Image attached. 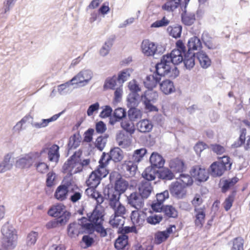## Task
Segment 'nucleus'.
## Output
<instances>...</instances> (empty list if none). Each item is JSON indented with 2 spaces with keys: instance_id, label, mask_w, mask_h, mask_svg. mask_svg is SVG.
<instances>
[{
  "instance_id": "nucleus-52",
  "label": "nucleus",
  "mask_w": 250,
  "mask_h": 250,
  "mask_svg": "<svg viewBox=\"0 0 250 250\" xmlns=\"http://www.w3.org/2000/svg\"><path fill=\"white\" fill-rule=\"evenodd\" d=\"M193 177L188 174L181 173L180 174L179 180L182 182L183 186L185 188L191 186L193 183Z\"/></svg>"
},
{
  "instance_id": "nucleus-29",
  "label": "nucleus",
  "mask_w": 250,
  "mask_h": 250,
  "mask_svg": "<svg viewBox=\"0 0 250 250\" xmlns=\"http://www.w3.org/2000/svg\"><path fill=\"white\" fill-rule=\"evenodd\" d=\"M81 136L79 133L74 134L69 138L67 144V149L68 151L77 148L80 145Z\"/></svg>"
},
{
  "instance_id": "nucleus-53",
  "label": "nucleus",
  "mask_w": 250,
  "mask_h": 250,
  "mask_svg": "<svg viewBox=\"0 0 250 250\" xmlns=\"http://www.w3.org/2000/svg\"><path fill=\"white\" fill-rule=\"evenodd\" d=\"M103 220L100 221L99 223L96 224L95 231L99 234L101 237H105L107 235V231L111 230L110 228L105 229L103 226Z\"/></svg>"
},
{
  "instance_id": "nucleus-58",
  "label": "nucleus",
  "mask_w": 250,
  "mask_h": 250,
  "mask_svg": "<svg viewBox=\"0 0 250 250\" xmlns=\"http://www.w3.org/2000/svg\"><path fill=\"white\" fill-rule=\"evenodd\" d=\"M244 239L238 237L233 240V245L230 250H244Z\"/></svg>"
},
{
  "instance_id": "nucleus-34",
  "label": "nucleus",
  "mask_w": 250,
  "mask_h": 250,
  "mask_svg": "<svg viewBox=\"0 0 250 250\" xmlns=\"http://www.w3.org/2000/svg\"><path fill=\"white\" fill-rule=\"evenodd\" d=\"M141 101V95L139 94L129 93L126 98L127 106H138Z\"/></svg>"
},
{
  "instance_id": "nucleus-10",
  "label": "nucleus",
  "mask_w": 250,
  "mask_h": 250,
  "mask_svg": "<svg viewBox=\"0 0 250 250\" xmlns=\"http://www.w3.org/2000/svg\"><path fill=\"white\" fill-rule=\"evenodd\" d=\"M122 194L115 190L113 188H107L104 190V199L109 200L110 207H115V205L119 202L120 196Z\"/></svg>"
},
{
  "instance_id": "nucleus-26",
  "label": "nucleus",
  "mask_w": 250,
  "mask_h": 250,
  "mask_svg": "<svg viewBox=\"0 0 250 250\" xmlns=\"http://www.w3.org/2000/svg\"><path fill=\"white\" fill-rule=\"evenodd\" d=\"M98 205L95 207L93 211L87 214L88 220L95 224L99 223V221L103 220V222L104 221V216L102 212L100 210L97 209V207Z\"/></svg>"
},
{
  "instance_id": "nucleus-15",
  "label": "nucleus",
  "mask_w": 250,
  "mask_h": 250,
  "mask_svg": "<svg viewBox=\"0 0 250 250\" xmlns=\"http://www.w3.org/2000/svg\"><path fill=\"white\" fill-rule=\"evenodd\" d=\"M149 162L151 164V171L157 170L162 168L165 163L164 158L158 153L153 152L151 154L149 158Z\"/></svg>"
},
{
  "instance_id": "nucleus-45",
  "label": "nucleus",
  "mask_w": 250,
  "mask_h": 250,
  "mask_svg": "<svg viewBox=\"0 0 250 250\" xmlns=\"http://www.w3.org/2000/svg\"><path fill=\"white\" fill-rule=\"evenodd\" d=\"M147 152V149L144 147L136 149L132 155V161L134 163H139L142 160Z\"/></svg>"
},
{
  "instance_id": "nucleus-6",
  "label": "nucleus",
  "mask_w": 250,
  "mask_h": 250,
  "mask_svg": "<svg viewBox=\"0 0 250 250\" xmlns=\"http://www.w3.org/2000/svg\"><path fill=\"white\" fill-rule=\"evenodd\" d=\"M98 166L96 169L92 171L86 181L87 187L97 188L100 184L101 180L105 177L109 173V170L104 168V167Z\"/></svg>"
},
{
  "instance_id": "nucleus-35",
  "label": "nucleus",
  "mask_w": 250,
  "mask_h": 250,
  "mask_svg": "<svg viewBox=\"0 0 250 250\" xmlns=\"http://www.w3.org/2000/svg\"><path fill=\"white\" fill-rule=\"evenodd\" d=\"M115 38L116 37L114 35L110 36L108 38V39L105 42L104 45L100 49V53L101 55L103 56H105L108 54L111 47L113 44V42L115 40Z\"/></svg>"
},
{
  "instance_id": "nucleus-49",
  "label": "nucleus",
  "mask_w": 250,
  "mask_h": 250,
  "mask_svg": "<svg viewBox=\"0 0 250 250\" xmlns=\"http://www.w3.org/2000/svg\"><path fill=\"white\" fill-rule=\"evenodd\" d=\"M116 76L113 75L112 77H107L104 81L103 85V89L105 91L108 89L114 90L116 85Z\"/></svg>"
},
{
  "instance_id": "nucleus-48",
  "label": "nucleus",
  "mask_w": 250,
  "mask_h": 250,
  "mask_svg": "<svg viewBox=\"0 0 250 250\" xmlns=\"http://www.w3.org/2000/svg\"><path fill=\"white\" fill-rule=\"evenodd\" d=\"M162 212L168 218H176L178 217V212L172 205H165Z\"/></svg>"
},
{
  "instance_id": "nucleus-57",
  "label": "nucleus",
  "mask_w": 250,
  "mask_h": 250,
  "mask_svg": "<svg viewBox=\"0 0 250 250\" xmlns=\"http://www.w3.org/2000/svg\"><path fill=\"white\" fill-rule=\"evenodd\" d=\"M169 237L168 234L164 231H159L155 235V242L159 245L165 241Z\"/></svg>"
},
{
  "instance_id": "nucleus-14",
  "label": "nucleus",
  "mask_w": 250,
  "mask_h": 250,
  "mask_svg": "<svg viewBox=\"0 0 250 250\" xmlns=\"http://www.w3.org/2000/svg\"><path fill=\"white\" fill-rule=\"evenodd\" d=\"M93 72L89 69H84L81 71L77 75L72 78V81L76 84L85 83V85L92 79Z\"/></svg>"
},
{
  "instance_id": "nucleus-40",
  "label": "nucleus",
  "mask_w": 250,
  "mask_h": 250,
  "mask_svg": "<svg viewBox=\"0 0 250 250\" xmlns=\"http://www.w3.org/2000/svg\"><path fill=\"white\" fill-rule=\"evenodd\" d=\"M181 0H167L162 6V9L168 12H172L181 4Z\"/></svg>"
},
{
  "instance_id": "nucleus-60",
  "label": "nucleus",
  "mask_w": 250,
  "mask_h": 250,
  "mask_svg": "<svg viewBox=\"0 0 250 250\" xmlns=\"http://www.w3.org/2000/svg\"><path fill=\"white\" fill-rule=\"evenodd\" d=\"M151 168L147 167L142 173V176L144 179V182H148L154 180L155 179V174L152 172H150Z\"/></svg>"
},
{
  "instance_id": "nucleus-5",
  "label": "nucleus",
  "mask_w": 250,
  "mask_h": 250,
  "mask_svg": "<svg viewBox=\"0 0 250 250\" xmlns=\"http://www.w3.org/2000/svg\"><path fill=\"white\" fill-rule=\"evenodd\" d=\"M1 231L3 235L2 239V245L6 250H12L15 246V241L17 238L15 229L10 226L4 225L2 227Z\"/></svg>"
},
{
  "instance_id": "nucleus-13",
  "label": "nucleus",
  "mask_w": 250,
  "mask_h": 250,
  "mask_svg": "<svg viewBox=\"0 0 250 250\" xmlns=\"http://www.w3.org/2000/svg\"><path fill=\"white\" fill-rule=\"evenodd\" d=\"M82 155V151L79 149L75 151L72 156H71L62 166L63 172H66L70 167H74L80 161V158Z\"/></svg>"
},
{
  "instance_id": "nucleus-42",
  "label": "nucleus",
  "mask_w": 250,
  "mask_h": 250,
  "mask_svg": "<svg viewBox=\"0 0 250 250\" xmlns=\"http://www.w3.org/2000/svg\"><path fill=\"white\" fill-rule=\"evenodd\" d=\"M11 156L7 154L2 162H0V173H3L10 170L13 167V164L10 162Z\"/></svg>"
},
{
  "instance_id": "nucleus-39",
  "label": "nucleus",
  "mask_w": 250,
  "mask_h": 250,
  "mask_svg": "<svg viewBox=\"0 0 250 250\" xmlns=\"http://www.w3.org/2000/svg\"><path fill=\"white\" fill-rule=\"evenodd\" d=\"M169 166L174 171L179 173L182 172L186 168L184 161L178 159L171 161Z\"/></svg>"
},
{
  "instance_id": "nucleus-18",
  "label": "nucleus",
  "mask_w": 250,
  "mask_h": 250,
  "mask_svg": "<svg viewBox=\"0 0 250 250\" xmlns=\"http://www.w3.org/2000/svg\"><path fill=\"white\" fill-rule=\"evenodd\" d=\"M194 212L195 213L194 224L196 227L201 228L204 223L206 218V212L205 207L200 208H194Z\"/></svg>"
},
{
  "instance_id": "nucleus-17",
  "label": "nucleus",
  "mask_w": 250,
  "mask_h": 250,
  "mask_svg": "<svg viewBox=\"0 0 250 250\" xmlns=\"http://www.w3.org/2000/svg\"><path fill=\"white\" fill-rule=\"evenodd\" d=\"M64 112V110H63L58 114L54 115L49 118L42 119L40 123L32 122L31 125L38 129L45 127L48 125L50 123L56 121Z\"/></svg>"
},
{
  "instance_id": "nucleus-22",
  "label": "nucleus",
  "mask_w": 250,
  "mask_h": 250,
  "mask_svg": "<svg viewBox=\"0 0 250 250\" xmlns=\"http://www.w3.org/2000/svg\"><path fill=\"white\" fill-rule=\"evenodd\" d=\"M88 187L85 191V193L88 197L95 200L97 205H100L104 201V196L100 192L96 191V188Z\"/></svg>"
},
{
  "instance_id": "nucleus-64",
  "label": "nucleus",
  "mask_w": 250,
  "mask_h": 250,
  "mask_svg": "<svg viewBox=\"0 0 250 250\" xmlns=\"http://www.w3.org/2000/svg\"><path fill=\"white\" fill-rule=\"evenodd\" d=\"M121 126L124 130L130 135L133 134L135 130L134 125H131L128 122H122L121 123Z\"/></svg>"
},
{
  "instance_id": "nucleus-24",
  "label": "nucleus",
  "mask_w": 250,
  "mask_h": 250,
  "mask_svg": "<svg viewBox=\"0 0 250 250\" xmlns=\"http://www.w3.org/2000/svg\"><path fill=\"white\" fill-rule=\"evenodd\" d=\"M138 189L140 196L142 198L147 199L151 193L153 188L150 182L142 181Z\"/></svg>"
},
{
  "instance_id": "nucleus-20",
  "label": "nucleus",
  "mask_w": 250,
  "mask_h": 250,
  "mask_svg": "<svg viewBox=\"0 0 250 250\" xmlns=\"http://www.w3.org/2000/svg\"><path fill=\"white\" fill-rule=\"evenodd\" d=\"M126 116L125 109L122 107H118L114 110L112 116L109 118V123L113 125L116 122L120 121Z\"/></svg>"
},
{
  "instance_id": "nucleus-59",
  "label": "nucleus",
  "mask_w": 250,
  "mask_h": 250,
  "mask_svg": "<svg viewBox=\"0 0 250 250\" xmlns=\"http://www.w3.org/2000/svg\"><path fill=\"white\" fill-rule=\"evenodd\" d=\"M124 218L121 217H114V216L111 215L109 221V224L113 228H117L120 225L123 226L124 224Z\"/></svg>"
},
{
  "instance_id": "nucleus-27",
  "label": "nucleus",
  "mask_w": 250,
  "mask_h": 250,
  "mask_svg": "<svg viewBox=\"0 0 250 250\" xmlns=\"http://www.w3.org/2000/svg\"><path fill=\"white\" fill-rule=\"evenodd\" d=\"M188 50L187 52H191L192 50H201L202 48V43L200 39L196 36L190 38L187 44Z\"/></svg>"
},
{
  "instance_id": "nucleus-33",
  "label": "nucleus",
  "mask_w": 250,
  "mask_h": 250,
  "mask_svg": "<svg viewBox=\"0 0 250 250\" xmlns=\"http://www.w3.org/2000/svg\"><path fill=\"white\" fill-rule=\"evenodd\" d=\"M48 160L51 162L58 163L60 158L59 146L53 145L48 151Z\"/></svg>"
},
{
  "instance_id": "nucleus-54",
  "label": "nucleus",
  "mask_w": 250,
  "mask_h": 250,
  "mask_svg": "<svg viewBox=\"0 0 250 250\" xmlns=\"http://www.w3.org/2000/svg\"><path fill=\"white\" fill-rule=\"evenodd\" d=\"M96 224L90 222L87 224H83L81 229L82 232L87 233L88 235L92 234L95 231Z\"/></svg>"
},
{
  "instance_id": "nucleus-23",
  "label": "nucleus",
  "mask_w": 250,
  "mask_h": 250,
  "mask_svg": "<svg viewBox=\"0 0 250 250\" xmlns=\"http://www.w3.org/2000/svg\"><path fill=\"white\" fill-rule=\"evenodd\" d=\"M65 206L62 203H57L52 206L48 209V214L53 217H60L65 210Z\"/></svg>"
},
{
  "instance_id": "nucleus-21",
  "label": "nucleus",
  "mask_w": 250,
  "mask_h": 250,
  "mask_svg": "<svg viewBox=\"0 0 250 250\" xmlns=\"http://www.w3.org/2000/svg\"><path fill=\"white\" fill-rule=\"evenodd\" d=\"M196 58V54L192 52L187 53L182 56V60L181 63H184V67L188 70L191 69L195 65V60Z\"/></svg>"
},
{
  "instance_id": "nucleus-43",
  "label": "nucleus",
  "mask_w": 250,
  "mask_h": 250,
  "mask_svg": "<svg viewBox=\"0 0 250 250\" xmlns=\"http://www.w3.org/2000/svg\"><path fill=\"white\" fill-rule=\"evenodd\" d=\"M239 181L238 178L234 177L230 179H226L223 181V185L221 188L223 193H226L231 187L234 186Z\"/></svg>"
},
{
  "instance_id": "nucleus-36",
  "label": "nucleus",
  "mask_w": 250,
  "mask_h": 250,
  "mask_svg": "<svg viewBox=\"0 0 250 250\" xmlns=\"http://www.w3.org/2000/svg\"><path fill=\"white\" fill-rule=\"evenodd\" d=\"M138 130L142 133H146L151 131L153 125L151 122L147 119H144L140 121L137 124Z\"/></svg>"
},
{
  "instance_id": "nucleus-9",
  "label": "nucleus",
  "mask_w": 250,
  "mask_h": 250,
  "mask_svg": "<svg viewBox=\"0 0 250 250\" xmlns=\"http://www.w3.org/2000/svg\"><path fill=\"white\" fill-rule=\"evenodd\" d=\"M185 187L179 181L172 182L169 187V190L171 195L177 199H183L186 195V192L184 189Z\"/></svg>"
},
{
  "instance_id": "nucleus-31",
  "label": "nucleus",
  "mask_w": 250,
  "mask_h": 250,
  "mask_svg": "<svg viewBox=\"0 0 250 250\" xmlns=\"http://www.w3.org/2000/svg\"><path fill=\"white\" fill-rule=\"evenodd\" d=\"M108 157L110 160H112L115 163L119 162L123 159V151L119 147H115L110 149Z\"/></svg>"
},
{
  "instance_id": "nucleus-1",
  "label": "nucleus",
  "mask_w": 250,
  "mask_h": 250,
  "mask_svg": "<svg viewBox=\"0 0 250 250\" xmlns=\"http://www.w3.org/2000/svg\"><path fill=\"white\" fill-rule=\"evenodd\" d=\"M155 70L152 75H147L144 82V86L147 89L156 87L165 74L169 73L170 68L160 61L155 65Z\"/></svg>"
},
{
  "instance_id": "nucleus-4",
  "label": "nucleus",
  "mask_w": 250,
  "mask_h": 250,
  "mask_svg": "<svg viewBox=\"0 0 250 250\" xmlns=\"http://www.w3.org/2000/svg\"><path fill=\"white\" fill-rule=\"evenodd\" d=\"M157 91L153 89H147L141 95V100L145 109L148 112H157L158 107L154 105L158 100Z\"/></svg>"
},
{
  "instance_id": "nucleus-56",
  "label": "nucleus",
  "mask_w": 250,
  "mask_h": 250,
  "mask_svg": "<svg viewBox=\"0 0 250 250\" xmlns=\"http://www.w3.org/2000/svg\"><path fill=\"white\" fill-rule=\"evenodd\" d=\"M128 87L130 91L129 93L139 94L138 92L141 91V88L140 87L137 81L135 79H133L128 83Z\"/></svg>"
},
{
  "instance_id": "nucleus-11",
  "label": "nucleus",
  "mask_w": 250,
  "mask_h": 250,
  "mask_svg": "<svg viewBox=\"0 0 250 250\" xmlns=\"http://www.w3.org/2000/svg\"><path fill=\"white\" fill-rule=\"evenodd\" d=\"M71 213L68 211H65L62 215L58 218H56L53 221L47 222L46 224V227L48 229L55 228L59 225L62 226L65 225L69 220Z\"/></svg>"
},
{
  "instance_id": "nucleus-25",
  "label": "nucleus",
  "mask_w": 250,
  "mask_h": 250,
  "mask_svg": "<svg viewBox=\"0 0 250 250\" xmlns=\"http://www.w3.org/2000/svg\"><path fill=\"white\" fill-rule=\"evenodd\" d=\"M195 54L196 58L198 59L203 68L206 69L210 66L211 61L206 52L201 50Z\"/></svg>"
},
{
  "instance_id": "nucleus-47",
  "label": "nucleus",
  "mask_w": 250,
  "mask_h": 250,
  "mask_svg": "<svg viewBox=\"0 0 250 250\" xmlns=\"http://www.w3.org/2000/svg\"><path fill=\"white\" fill-rule=\"evenodd\" d=\"M132 71L133 70L131 68H126L120 71L118 74L117 78L116 77L117 81L120 83H123L130 77V72H132Z\"/></svg>"
},
{
  "instance_id": "nucleus-30",
  "label": "nucleus",
  "mask_w": 250,
  "mask_h": 250,
  "mask_svg": "<svg viewBox=\"0 0 250 250\" xmlns=\"http://www.w3.org/2000/svg\"><path fill=\"white\" fill-rule=\"evenodd\" d=\"M80 229V225L76 222L69 224L67 229L68 235L71 238H75L80 234H83Z\"/></svg>"
},
{
  "instance_id": "nucleus-55",
  "label": "nucleus",
  "mask_w": 250,
  "mask_h": 250,
  "mask_svg": "<svg viewBox=\"0 0 250 250\" xmlns=\"http://www.w3.org/2000/svg\"><path fill=\"white\" fill-rule=\"evenodd\" d=\"M76 84L75 81H72V78L66 83L60 84L58 86V90L61 95H65L67 93L69 89L68 87L70 85Z\"/></svg>"
},
{
  "instance_id": "nucleus-41",
  "label": "nucleus",
  "mask_w": 250,
  "mask_h": 250,
  "mask_svg": "<svg viewBox=\"0 0 250 250\" xmlns=\"http://www.w3.org/2000/svg\"><path fill=\"white\" fill-rule=\"evenodd\" d=\"M138 106L127 107L129 108L127 114L129 120L131 121H135L136 120L141 118L142 116V113L141 110L137 108Z\"/></svg>"
},
{
  "instance_id": "nucleus-46",
  "label": "nucleus",
  "mask_w": 250,
  "mask_h": 250,
  "mask_svg": "<svg viewBox=\"0 0 250 250\" xmlns=\"http://www.w3.org/2000/svg\"><path fill=\"white\" fill-rule=\"evenodd\" d=\"M167 30L171 37L177 39L181 37L182 26L179 24H175L173 26H169L167 27Z\"/></svg>"
},
{
  "instance_id": "nucleus-28",
  "label": "nucleus",
  "mask_w": 250,
  "mask_h": 250,
  "mask_svg": "<svg viewBox=\"0 0 250 250\" xmlns=\"http://www.w3.org/2000/svg\"><path fill=\"white\" fill-rule=\"evenodd\" d=\"M160 89L162 92L168 95L175 91V87L172 81L170 80H165L159 83Z\"/></svg>"
},
{
  "instance_id": "nucleus-19",
  "label": "nucleus",
  "mask_w": 250,
  "mask_h": 250,
  "mask_svg": "<svg viewBox=\"0 0 250 250\" xmlns=\"http://www.w3.org/2000/svg\"><path fill=\"white\" fill-rule=\"evenodd\" d=\"M153 173H156L158 178L165 180H171L174 177L173 173L168 168L164 167L157 170H152Z\"/></svg>"
},
{
  "instance_id": "nucleus-44",
  "label": "nucleus",
  "mask_w": 250,
  "mask_h": 250,
  "mask_svg": "<svg viewBox=\"0 0 250 250\" xmlns=\"http://www.w3.org/2000/svg\"><path fill=\"white\" fill-rule=\"evenodd\" d=\"M212 38L209 36L208 33L204 32L202 36V40L204 45L208 49L213 50L217 48V45L213 43L212 42Z\"/></svg>"
},
{
  "instance_id": "nucleus-16",
  "label": "nucleus",
  "mask_w": 250,
  "mask_h": 250,
  "mask_svg": "<svg viewBox=\"0 0 250 250\" xmlns=\"http://www.w3.org/2000/svg\"><path fill=\"white\" fill-rule=\"evenodd\" d=\"M141 48L142 52L146 56H154L157 51L156 44L148 40H145L142 42Z\"/></svg>"
},
{
  "instance_id": "nucleus-63",
  "label": "nucleus",
  "mask_w": 250,
  "mask_h": 250,
  "mask_svg": "<svg viewBox=\"0 0 250 250\" xmlns=\"http://www.w3.org/2000/svg\"><path fill=\"white\" fill-rule=\"evenodd\" d=\"M113 110L110 105H105L102 111L100 112L99 116L103 119L112 116Z\"/></svg>"
},
{
  "instance_id": "nucleus-61",
  "label": "nucleus",
  "mask_w": 250,
  "mask_h": 250,
  "mask_svg": "<svg viewBox=\"0 0 250 250\" xmlns=\"http://www.w3.org/2000/svg\"><path fill=\"white\" fill-rule=\"evenodd\" d=\"M38 233L36 231H32L30 232L27 236L26 243L28 246L34 245L38 239Z\"/></svg>"
},
{
  "instance_id": "nucleus-8",
  "label": "nucleus",
  "mask_w": 250,
  "mask_h": 250,
  "mask_svg": "<svg viewBox=\"0 0 250 250\" xmlns=\"http://www.w3.org/2000/svg\"><path fill=\"white\" fill-rule=\"evenodd\" d=\"M71 185V180H67L65 182L63 181L62 183L56 189L54 193L55 198L61 201L65 200L68 194L69 188Z\"/></svg>"
},
{
  "instance_id": "nucleus-62",
  "label": "nucleus",
  "mask_w": 250,
  "mask_h": 250,
  "mask_svg": "<svg viewBox=\"0 0 250 250\" xmlns=\"http://www.w3.org/2000/svg\"><path fill=\"white\" fill-rule=\"evenodd\" d=\"M163 216L161 214H154L146 218L147 222L151 225H155L159 224L162 220Z\"/></svg>"
},
{
  "instance_id": "nucleus-38",
  "label": "nucleus",
  "mask_w": 250,
  "mask_h": 250,
  "mask_svg": "<svg viewBox=\"0 0 250 250\" xmlns=\"http://www.w3.org/2000/svg\"><path fill=\"white\" fill-rule=\"evenodd\" d=\"M128 236L126 234L118 236L114 243L115 248L118 250H124L128 244Z\"/></svg>"
},
{
  "instance_id": "nucleus-51",
  "label": "nucleus",
  "mask_w": 250,
  "mask_h": 250,
  "mask_svg": "<svg viewBox=\"0 0 250 250\" xmlns=\"http://www.w3.org/2000/svg\"><path fill=\"white\" fill-rule=\"evenodd\" d=\"M111 208H112L114 213L112 216H114V217H121V218H124V215L125 214L126 210L125 208L123 205L119 203L118 206H117V204L115 205V207H110Z\"/></svg>"
},
{
  "instance_id": "nucleus-50",
  "label": "nucleus",
  "mask_w": 250,
  "mask_h": 250,
  "mask_svg": "<svg viewBox=\"0 0 250 250\" xmlns=\"http://www.w3.org/2000/svg\"><path fill=\"white\" fill-rule=\"evenodd\" d=\"M236 194V190H233L225 199L224 203V208L226 211L229 210L232 207Z\"/></svg>"
},
{
  "instance_id": "nucleus-32",
  "label": "nucleus",
  "mask_w": 250,
  "mask_h": 250,
  "mask_svg": "<svg viewBox=\"0 0 250 250\" xmlns=\"http://www.w3.org/2000/svg\"><path fill=\"white\" fill-rule=\"evenodd\" d=\"M181 14V20L182 22L186 25L190 26L192 25L195 21V16L193 13H187V8H184Z\"/></svg>"
},
{
  "instance_id": "nucleus-7",
  "label": "nucleus",
  "mask_w": 250,
  "mask_h": 250,
  "mask_svg": "<svg viewBox=\"0 0 250 250\" xmlns=\"http://www.w3.org/2000/svg\"><path fill=\"white\" fill-rule=\"evenodd\" d=\"M189 172L191 176L194 179L195 182L197 185L206 182L209 178V169L207 170L201 165L193 166L191 168Z\"/></svg>"
},
{
  "instance_id": "nucleus-2",
  "label": "nucleus",
  "mask_w": 250,
  "mask_h": 250,
  "mask_svg": "<svg viewBox=\"0 0 250 250\" xmlns=\"http://www.w3.org/2000/svg\"><path fill=\"white\" fill-rule=\"evenodd\" d=\"M186 47L182 40H178L176 43V48L170 53L163 56L161 60L166 65L167 63H172L174 65H178L181 63L182 56L187 53Z\"/></svg>"
},
{
  "instance_id": "nucleus-3",
  "label": "nucleus",
  "mask_w": 250,
  "mask_h": 250,
  "mask_svg": "<svg viewBox=\"0 0 250 250\" xmlns=\"http://www.w3.org/2000/svg\"><path fill=\"white\" fill-rule=\"evenodd\" d=\"M232 162L228 156H223L218 161L213 162L208 169L209 174L213 177H220L226 171L231 169Z\"/></svg>"
},
{
  "instance_id": "nucleus-12",
  "label": "nucleus",
  "mask_w": 250,
  "mask_h": 250,
  "mask_svg": "<svg viewBox=\"0 0 250 250\" xmlns=\"http://www.w3.org/2000/svg\"><path fill=\"white\" fill-rule=\"evenodd\" d=\"M35 160L34 154L30 153L19 159L16 161V166L20 168H28L33 165Z\"/></svg>"
},
{
  "instance_id": "nucleus-37",
  "label": "nucleus",
  "mask_w": 250,
  "mask_h": 250,
  "mask_svg": "<svg viewBox=\"0 0 250 250\" xmlns=\"http://www.w3.org/2000/svg\"><path fill=\"white\" fill-rule=\"evenodd\" d=\"M128 187V182L121 176L119 179L116 181L113 189L120 192V194H123L126 191Z\"/></svg>"
}]
</instances>
